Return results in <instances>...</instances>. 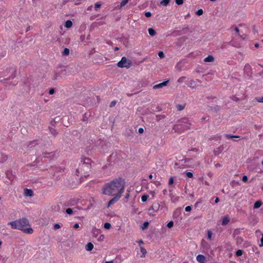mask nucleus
<instances>
[{
    "label": "nucleus",
    "instance_id": "1",
    "mask_svg": "<svg viewBox=\"0 0 263 263\" xmlns=\"http://www.w3.org/2000/svg\"><path fill=\"white\" fill-rule=\"evenodd\" d=\"M125 181L121 177L115 179L109 182L104 184L102 187V194L108 196L116 194L122 195L124 192Z\"/></svg>",
    "mask_w": 263,
    "mask_h": 263
},
{
    "label": "nucleus",
    "instance_id": "2",
    "mask_svg": "<svg viewBox=\"0 0 263 263\" xmlns=\"http://www.w3.org/2000/svg\"><path fill=\"white\" fill-rule=\"evenodd\" d=\"M13 229H17L22 231L24 233L31 234L33 230L31 228H25V226H29V220L26 218H22L18 220L11 221L8 223Z\"/></svg>",
    "mask_w": 263,
    "mask_h": 263
},
{
    "label": "nucleus",
    "instance_id": "3",
    "mask_svg": "<svg viewBox=\"0 0 263 263\" xmlns=\"http://www.w3.org/2000/svg\"><path fill=\"white\" fill-rule=\"evenodd\" d=\"M191 124L186 118H183L177 122V124L174 126L175 130H184L189 128Z\"/></svg>",
    "mask_w": 263,
    "mask_h": 263
},
{
    "label": "nucleus",
    "instance_id": "4",
    "mask_svg": "<svg viewBox=\"0 0 263 263\" xmlns=\"http://www.w3.org/2000/svg\"><path fill=\"white\" fill-rule=\"evenodd\" d=\"M133 65V63L130 60L127 59L125 57H123L121 60L119 61L117 65L120 68L125 67L129 68Z\"/></svg>",
    "mask_w": 263,
    "mask_h": 263
},
{
    "label": "nucleus",
    "instance_id": "5",
    "mask_svg": "<svg viewBox=\"0 0 263 263\" xmlns=\"http://www.w3.org/2000/svg\"><path fill=\"white\" fill-rule=\"evenodd\" d=\"M81 163L80 164L81 170H89L91 167V160L88 158H85L81 160Z\"/></svg>",
    "mask_w": 263,
    "mask_h": 263
},
{
    "label": "nucleus",
    "instance_id": "6",
    "mask_svg": "<svg viewBox=\"0 0 263 263\" xmlns=\"http://www.w3.org/2000/svg\"><path fill=\"white\" fill-rule=\"evenodd\" d=\"M59 68H61V70H57L54 73V75L52 78L53 80H60L62 79V77L60 75V74H62L63 73H65L66 69H63V67L61 66H59Z\"/></svg>",
    "mask_w": 263,
    "mask_h": 263
},
{
    "label": "nucleus",
    "instance_id": "7",
    "mask_svg": "<svg viewBox=\"0 0 263 263\" xmlns=\"http://www.w3.org/2000/svg\"><path fill=\"white\" fill-rule=\"evenodd\" d=\"M121 197V195H119V194H116L115 195L114 197H113L111 199H110L108 202L107 207H109L111 204H114L115 203L117 202L120 197Z\"/></svg>",
    "mask_w": 263,
    "mask_h": 263
},
{
    "label": "nucleus",
    "instance_id": "8",
    "mask_svg": "<svg viewBox=\"0 0 263 263\" xmlns=\"http://www.w3.org/2000/svg\"><path fill=\"white\" fill-rule=\"evenodd\" d=\"M168 82H169V80L164 81L162 83H160L158 84H156V85H154L153 86V89H156L162 88L163 87L166 86L167 85V84L168 83Z\"/></svg>",
    "mask_w": 263,
    "mask_h": 263
},
{
    "label": "nucleus",
    "instance_id": "9",
    "mask_svg": "<svg viewBox=\"0 0 263 263\" xmlns=\"http://www.w3.org/2000/svg\"><path fill=\"white\" fill-rule=\"evenodd\" d=\"M24 194L27 197H32L33 195V192L31 189L26 188L24 190Z\"/></svg>",
    "mask_w": 263,
    "mask_h": 263
},
{
    "label": "nucleus",
    "instance_id": "10",
    "mask_svg": "<svg viewBox=\"0 0 263 263\" xmlns=\"http://www.w3.org/2000/svg\"><path fill=\"white\" fill-rule=\"evenodd\" d=\"M196 259L200 263H205V257L203 255L199 254L197 255Z\"/></svg>",
    "mask_w": 263,
    "mask_h": 263
},
{
    "label": "nucleus",
    "instance_id": "11",
    "mask_svg": "<svg viewBox=\"0 0 263 263\" xmlns=\"http://www.w3.org/2000/svg\"><path fill=\"white\" fill-rule=\"evenodd\" d=\"M223 149V147L222 146H220L218 148H216L214 151V154L215 156H218L220 154H221Z\"/></svg>",
    "mask_w": 263,
    "mask_h": 263
},
{
    "label": "nucleus",
    "instance_id": "12",
    "mask_svg": "<svg viewBox=\"0 0 263 263\" xmlns=\"http://www.w3.org/2000/svg\"><path fill=\"white\" fill-rule=\"evenodd\" d=\"M159 206H160L158 203L154 204L149 208L148 211H151V210H153V211L156 212L159 210Z\"/></svg>",
    "mask_w": 263,
    "mask_h": 263
},
{
    "label": "nucleus",
    "instance_id": "13",
    "mask_svg": "<svg viewBox=\"0 0 263 263\" xmlns=\"http://www.w3.org/2000/svg\"><path fill=\"white\" fill-rule=\"evenodd\" d=\"M192 30L193 29L189 28L188 26H186L183 27L182 29V33L183 34H186L188 32H192Z\"/></svg>",
    "mask_w": 263,
    "mask_h": 263
},
{
    "label": "nucleus",
    "instance_id": "14",
    "mask_svg": "<svg viewBox=\"0 0 263 263\" xmlns=\"http://www.w3.org/2000/svg\"><path fill=\"white\" fill-rule=\"evenodd\" d=\"M210 108V110L213 112H217L220 110L221 107L219 105H216L215 106H209Z\"/></svg>",
    "mask_w": 263,
    "mask_h": 263
},
{
    "label": "nucleus",
    "instance_id": "15",
    "mask_svg": "<svg viewBox=\"0 0 263 263\" xmlns=\"http://www.w3.org/2000/svg\"><path fill=\"white\" fill-rule=\"evenodd\" d=\"M93 245L90 242H88L85 246V249L88 251H91L93 249Z\"/></svg>",
    "mask_w": 263,
    "mask_h": 263
},
{
    "label": "nucleus",
    "instance_id": "16",
    "mask_svg": "<svg viewBox=\"0 0 263 263\" xmlns=\"http://www.w3.org/2000/svg\"><path fill=\"white\" fill-rule=\"evenodd\" d=\"M262 204V201L260 200H258L254 203V205H253V208L254 209H258L261 206Z\"/></svg>",
    "mask_w": 263,
    "mask_h": 263
},
{
    "label": "nucleus",
    "instance_id": "17",
    "mask_svg": "<svg viewBox=\"0 0 263 263\" xmlns=\"http://www.w3.org/2000/svg\"><path fill=\"white\" fill-rule=\"evenodd\" d=\"M214 61V58L211 55H208L206 58L204 59L205 62H212Z\"/></svg>",
    "mask_w": 263,
    "mask_h": 263
},
{
    "label": "nucleus",
    "instance_id": "18",
    "mask_svg": "<svg viewBox=\"0 0 263 263\" xmlns=\"http://www.w3.org/2000/svg\"><path fill=\"white\" fill-rule=\"evenodd\" d=\"M230 221V218L228 216H224L222 219L221 224L222 226H226Z\"/></svg>",
    "mask_w": 263,
    "mask_h": 263
},
{
    "label": "nucleus",
    "instance_id": "19",
    "mask_svg": "<svg viewBox=\"0 0 263 263\" xmlns=\"http://www.w3.org/2000/svg\"><path fill=\"white\" fill-rule=\"evenodd\" d=\"M92 233L93 234V236L97 238L99 235L100 231L98 229L93 228L92 230Z\"/></svg>",
    "mask_w": 263,
    "mask_h": 263
},
{
    "label": "nucleus",
    "instance_id": "20",
    "mask_svg": "<svg viewBox=\"0 0 263 263\" xmlns=\"http://www.w3.org/2000/svg\"><path fill=\"white\" fill-rule=\"evenodd\" d=\"M49 130L50 133L54 137H55L58 134V133L57 132V130L52 127H49Z\"/></svg>",
    "mask_w": 263,
    "mask_h": 263
},
{
    "label": "nucleus",
    "instance_id": "21",
    "mask_svg": "<svg viewBox=\"0 0 263 263\" xmlns=\"http://www.w3.org/2000/svg\"><path fill=\"white\" fill-rule=\"evenodd\" d=\"M171 0H162L160 2V5L167 6L170 3Z\"/></svg>",
    "mask_w": 263,
    "mask_h": 263
},
{
    "label": "nucleus",
    "instance_id": "22",
    "mask_svg": "<svg viewBox=\"0 0 263 263\" xmlns=\"http://www.w3.org/2000/svg\"><path fill=\"white\" fill-rule=\"evenodd\" d=\"M148 33L151 36H154L156 35V32L155 30L152 28H148Z\"/></svg>",
    "mask_w": 263,
    "mask_h": 263
},
{
    "label": "nucleus",
    "instance_id": "23",
    "mask_svg": "<svg viewBox=\"0 0 263 263\" xmlns=\"http://www.w3.org/2000/svg\"><path fill=\"white\" fill-rule=\"evenodd\" d=\"M72 26V22L70 20H67L65 22V27L67 28H70Z\"/></svg>",
    "mask_w": 263,
    "mask_h": 263
},
{
    "label": "nucleus",
    "instance_id": "24",
    "mask_svg": "<svg viewBox=\"0 0 263 263\" xmlns=\"http://www.w3.org/2000/svg\"><path fill=\"white\" fill-rule=\"evenodd\" d=\"M128 2V0H123L120 5L118 6V8L120 9L125 6Z\"/></svg>",
    "mask_w": 263,
    "mask_h": 263
},
{
    "label": "nucleus",
    "instance_id": "25",
    "mask_svg": "<svg viewBox=\"0 0 263 263\" xmlns=\"http://www.w3.org/2000/svg\"><path fill=\"white\" fill-rule=\"evenodd\" d=\"M225 137L227 139H232V138H239L240 136L237 135H233L231 134H226L225 135Z\"/></svg>",
    "mask_w": 263,
    "mask_h": 263
},
{
    "label": "nucleus",
    "instance_id": "26",
    "mask_svg": "<svg viewBox=\"0 0 263 263\" xmlns=\"http://www.w3.org/2000/svg\"><path fill=\"white\" fill-rule=\"evenodd\" d=\"M63 56H66L69 54V49L67 48H65L62 53Z\"/></svg>",
    "mask_w": 263,
    "mask_h": 263
},
{
    "label": "nucleus",
    "instance_id": "27",
    "mask_svg": "<svg viewBox=\"0 0 263 263\" xmlns=\"http://www.w3.org/2000/svg\"><path fill=\"white\" fill-rule=\"evenodd\" d=\"M148 226H149V222L148 221H145L143 223L141 228L143 230H144L148 228Z\"/></svg>",
    "mask_w": 263,
    "mask_h": 263
},
{
    "label": "nucleus",
    "instance_id": "28",
    "mask_svg": "<svg viewBox=\"0 0 263 263\" xmlns=\"http://www.w3.org/2000/svg\"><path fill=\"white\" fill-rule=\"evenodd\" d=\"M176 107L178 110H182L185 107V104H178Z\"/></svg>",
    "mask_w": 263,
    "mask_h": 263
},
{
    "label": "nucleus",
    "instance_id": "29",
    "mask_svg": "<svg viewBox=\"0 0 263 263\" xmlns=\"http://www.w3.org/2000/svg\"><path fill=\"white\" fill-rule=\"evenodd\" d=\"M181 213V208L177 209L174 212V216H178Z\"/></svg>",
    "mask_w": 263,
    "mask_h": 263
},
{
    "label": "nucleus",
    "instance_id": "30",
    "mask_svg": "<svg viewBox=\"0 0 263 263\" xmlns=\"http://www.w3.org/2000/svg\"><path fill=\"white\" fill-rule=\"evenodd\" d=\"M149 197V196L147 194H144L141 197V200L143 202H146Z\"/></svg>",
    "mask_w": 263,
    "mask_h": 263
},
{
    "label": "nucleus",
    "instance_id": "31",
    "mask_svg": "<svg viewBox=\"0 0 263 263\" xmlns=\"http://www.w3.org/2000/svg\"><path fill=\"white\" fill-rule=\"evenodd\" d=\"M243 250H240V249H239V250H237L235 253V255L237 256H240L242 255L243 254Z\"/></svg>",
    "mask_w": 263,
    "mask_h": 263
},
{
    "label": "nucleus",
    "instance_id": "32",
    "mask_svg": "<svg viewBox=\"0 0 263 263\" xmlns=\"http://www.w3.org/2000/svg\"><path fill=\"white\" fill-rule=\"evenodd\" d=\"M111 227V224L109 222H105L104 224V228L106 230L110 229Z\"/></svg>",
    "mask_w": 263,
    "mask_h": 263
},
{
    "label": "nucleus",
    "instance_id": "33",
    "mask_svg": "<svg viewBox=\"0 0 263 263\" xmlns=\"http://www.w3.org/2000/svg\"><path fill=\"white\" fill-rule=\"evenodd\" d=\"M105 236L104 235L100 234L97 237V240L100 241H102L104 240Z\"/></svg>",
    "mask_w": 263,
    "mask_h": 263
},
{
    "label": "nucleus",
    "instance_id": "34",
    "mask_svg": "<svg viewBox=\"0 0 263 263\" xmlns=\"http://www.w3.org/2000/svg\"><path fill=\"white\" fill-rule=\"evenodd\" d=\"M165 118L164 115H157L156 116V120L159 121L161 119H163Z\"/></svg>",
    "mask_w": 263,
    "mask_h": 263
},
{
    "label": "nucleus",
    "instance_id": "35",
    "mask_svg": "<svg viewBox=\"0 0 263 263\" xmlns=\"http://www.w3.org/2000/svg\"><path fill=\"white\" fill-rule=\"evenodd\" d=\"M158 55L160 59H163L165 57L164 52L162 51H159V52L158 53Z\"/></svg>",
    "mask_w": 263,
    "mask_h": 263
},
{
    "label": "nucleus",
    "instance_id": "36",
    "mask_svg": "<svg viewBox=\"0 0 263 263\" xmlns=\"http://www.w3.org/2000/svg\"><path fill=\"white\" fill-rule=\"evenodd\" d=\"M66 213L68 215H71L73 213V210L70 208H67L66 210Z\"/></svg>",
    "mask_w": 263,
    "mask_h": 263
},
{
    "label": "nucleus",
    "instance_id": "37",
    "mask_svg": "<svg viewBox=\"0 0 263 263\" xmlns=\"http://www.w3.org/2000/svg\"><path fill=\"white\" fill-rule=\"evenodd\" d=\"M203 10L202 9H198L196 12V14L198 16H200V15H201L203 14Z\"/></svg>",
    "mask_w": 263,
    "mask_h": 263
},
{
    "label": "nucleus",
    "instance_id": "38",
    "mask_svg": "<svg viewBox=\"0 0 263 263\" xmlns=\"http://www.w3.org/2000/svg\"><path fill=\"white\" fill-rule=\"evenodd\" d=\"M170 197H171L172 201L173 202H175L176 200H178V199H177L176 198H174V195L172 193L170 194Z\"/></svg>",
    "mask_w": 263,
    "mask_h": 263
},
{
    "label": "nucleus",
    "instance_id": "39",
    "mask_svg": "<svg viewBox=\"0 0 263 263\" xmlns=\"http://www.w3.org/2000/svg\"><path fill=\"white\" fill-rule=\"evenodd\" d=\"M174 226V222L173 221L171 220L170 221H169L167 224V227L168 228H172Z\"/></svg>",
    "mask_w": 263,
    "mask_h": 263
},
{
    "label": "nucleus",
    "instance_id": "40",
    "mask_svg": "<svg viewBox=\"0 0 263 263\" xmlns=\"http://www.w3.org/2000/svg\"><path fill=\"white\" fill-rule=\"evenodd\" d=\"M141 252L143 256H145V254L146 253V249L143 247L140 248Z\"/></svg>",
    "mask_w": 263,
    "mask_h": 263
},
{
    "label": "nucleus",
    "instance_id": "41",
    "mask_svg": "<svg viewBox=\"0 0 263 263\" xmlns=\"http://www.w3.org/2000/svg\"><path fill=\"white\" fill-rule=\"evenodd\" d=\"M174 182V179L173 177H171L168 181V185H172Z\"/></svg>",
    "mask_w": 263,
    "mask_h": 263
},
{
    "label": "nucleus",
    "instance_id": "42",
    "mask_svg": "<svg viewBox=\"0 0 263 263\" xmlns=\"http://www.w3.org/2000/svg\"><path fill=\"white\" fill-rule=\"evenodd\" d=\"M186 175L189 178H192L193 177V174L191 172H187Z\"/></svg>",
    "mask_w": 263,
    "mask_h": 263
},
{
    "label": "nucleus",
    "instance_id": "43",
    "mask_svg": "<svg viewBox=\"0 0 263 263\" xmlns=\"http://www.w3.org/2000/svg\"><path fill=\"white\" fill-rule=\"evenodd\" d=\"M175 3L178 5H180L183 4V0H175Z\"/></svg>",
    "mask_w": 263,
    "mask_h": 263
},
{
    "label": "nucleus",
    "instance_id": "44",
    "mask_svg": "<svg viewBox=\"0 0 263 263\" xmlns=\"http://www.w3.org/2000/svg\"><path fill=\"white\" fill-rule=\"evenodd\" d=\"M57 122H58V121L53 119L52 121H51L50 124L52 126H55V125L56 123H57Z\"/></svg>",
    "mask_w": 263,
    "mask_h": 263
},
{
    "label": "nucleus",
    "instance_id": "45",
    "mask_svg": "<svg viewBox=\"0 0 263 263\" xmlns=\"http://www.w3.org/2000/svg\"><path fill=\"white\" fill-rule=\"evenodd\" d=\"M192 206L190 205H188L185 207V210L186 212H190L192 210Z\"/></svg>",
    "mask_w": 263,
    "mask_h": 263
},
{
    "label": "nucleus",
    "instance_id": "46",
    "mask_svg": "<svg viewBox=\"0 0 263 263\" xmlns=\"http://www.w3.org/2000/svg\"><path fill=\"white\" fill-rule=\"evenodd\" d=\"M261 237L260 239V242L261 243L259 245L260 247H263V233H261Z\"/></svg>",
    "mask_w": 263,
    "mask_h": 263
},
{
    "label": "nucleus",
    "instance_id": "47",
    "mask_svg": "<svg viewBox=\"0 0 263 263\" xmlns=\"http://www.w3.org/2000/svg\"><path fill=\"white\" fill-rule=\"evenodd\" d=\"M248 177L246 175H244L243 177H242V181L244 182H247L248 181Z\"/></svg>",
    "mask_w": 263,
    "mask_h": 263
},
{
    "label": "nucleus",
    "instance_id": "48",
    "mask_svg": "<svg viewBox=\"0 0 263 263\" xmlns=\"http://www.w3.org/2000/svg\"><path fill=\"white\" fill-rule=\"evenodd\" d=\"M245 70H251V66L249 65V64H246L245 66Z\"/></svg>",
    "mask_w": 263,
    "mask_h": 263
},
{
    "label": "nucleus",
    "instance_id": "49",
    "mask_svg": "<svg viewBox=\"0 0 263 263\" xmlns=\"http://www.w3.org/2000/svg\"><path fill=\"white\" fill-rule=\"evenodd\" d=\"M152 15V13L151 12H145V16L146 17H151Z\"/></svg>",
    "mask_w": 263,
    "mask_h": 263
},
{
    "label": "nucleus",
    "instance_id": "50",
    "mask_svg": "<svg viewBox=\"0 0 263 263\" xmlns=\"http://www.w3.org/2000/svg\"><path fill=\"white\" fill-rule=\"evenodd\" d=\"M212 233L210 231H209L208 233V238L211 239L212 238Z\"/></svg>",
    "mask_w": 263,
    "mask_h": 263
},
{
    "label": "nucleus",
    "instance_id": "51",
    "mask_svg": "<svg viewBox=\"0 0 263 263\" xmlns=\"http://www.w3.org/2000/svg\"><path fill=\"white\" fill-rule=\"evenodd\" d=\"M61 227L60 225L58 223H55L54 224L53 226V228L55 229V230H57L58 229H59Z\"/></svg>",
    "mask_w": 263,
    "mask_h": 263
},
{
    "label": "nucleus",
    "instance_id": "52",
    "mask_svg": "<svg viewBox=\"0 0 263 263\" xmlns=\"http://www.w3.org/2000/svg\"><path fill=\"white\" fill-rule=\"evenodd\" d=\"M101 5L98 3H97L95 4V8L97 9L98 8H100Z\"/></svg>",
    "mask_w": 263,
    "mask_h": 263
},
{
    "label": "nucleus",
    "instance_id": "53",
    "mask_svg": "<svg viewBox=\"0 0 263 263\" xmlns=\"http://www.w3.org/2000/svg\"><path fill=\"white\" fill-rule=\"evenodd\" d=\"M54 92H55L54 89L51 88L49 89L48 93L49 95H53L54 93Z\"/></svg>",
    "mask_w": 263,
    "mask_h": 263
},
{
    "label": "nucleus",
    "instance_id": "54",
    "mask_svg": "<svg viewBox=\"0 0 263 263\" xmlns=\"http://www.w3.org/2000/svg\"><path fill=\"white\" fill-rule=\"evenodd\" d=\"M116 104V101H113L110 103L109 106L110 107H112L115 106Z\"/></svg>",
    "mask_w": 263,
    "mask_h": 263
},
{
    "label": "nucleus",
    "instance_id": "55",
    "mask_svg": "<svg viewBox=\"0 0 263 263\" xmlns=\"http://www.w3.org/2000/svg\"><path fill=\"white\" fill-rule=\"evenodd\" d=\"M143 132H144V129H143V128L140 127V128H139L138 129V133H139V134H142V133H143Z\"/></svg>",
    "mask_w": 263,
    "mask_h": 263
},
{
    "label": "nucleus",
    "instance_id": "56",
    "mask_svg": "<svg viewBox=\"0 0 263 263\" xmlns=\"http://www.w3.org/2000/svg\"><path fill=\"white\" fill-rule=\"evenodd\" d=\"M185 79V77H181L178 80V82H179V83H181L183 82V80Z\"/></svg>",
    "mask_w": 263,
    "mask_h": 263
},
{
    "label": "nucleus",
    "instance_id": "57",
    "mask_svg": "<svg viewBox=\"0 0 263 263\" xmlns=\"http://www.w3.org/2000/svg\"><path fill=\"white\" fill-rule=\"evenodd\" d=\"M87 114H85L84 115V116H83V121H87Z\"/></svg>",
    "mask_w": 263,
    "mask_h": 263
},
{
    "label": "nucleus",
    "instance_id": "58",
    "mask_svg": "<svg viewBox=\"0 0 263 263\" xmlns=\"http://www.w3.org/2000/svg\"><path fill=\"white\" fill-rule=\"evenodd\" d=\"M82 170H81V167L79 166V167L76 170V174L78 175V174L80 173V172Z\"/></svg>",
    "mask_w": 263,
    "mask_h": 263
},
{
    "label": "nucleus",
    "instance_id": "59",
    "mask_svg": "<svg viewBox=\"0 0 263 263\" xmlns=\"http://www.w3.org/2000/svg\"><path fill=\"white\" fill-rule=\"evenodd\" d=\"M36 144V143H35V141H31L30 142L29 144L28 145V146H30V147H31L32 146H33V144Z\"/></svg>",
    "mask_w": 263,
    "mask_h": 263
},
{
    "label": "nucleus",
    "instance_id": "60",
    "mask_svg": "<svg viewBox=\"0 0 263 263\" xmlns=\"http://www.w3.org/2000/svg\"><path fill=\"white\" fill-rule=\"evenodd\" d=\"M257 101L258 102L263 103V97L259 99H257Z\"/></svg>",
    "mask_w": 263,
    "mask_h": 263
},
{
    "label": "nucleus",
    "instance_id": "61",
    "mask_svg": "<svg viewBox=\"0 0 263 263\" xmlns=\"http://www.w3.org/2000/svg\"><path fill=\"white\" fill-rule=\"evenodd\" d=\"M79 227V224L78 223H75L74 225H73V228L74 229H77Z\"/></svg>",
    "mask_w": 263,
    "mask_h": 263
},
{
    "label": "nucleus",
    "instance_id": "62",
    "mask_svg": "<svg viewBox=\"0 0 263 263\" xmlns=\"http://www.w3.org/2000/svg\"><path fill=\"white\" fill-rule=\"evenodd\" d=\"M72 2H73L76 5L79 4V0H73Z\"/></svg>",
    "mask_w": 263,
    "mask_h": 263
},
{
    "label": "nucleus",
    "instance_id": "63",
    "mask_svg": "<svg viewBox=\"0 0 263 263\" xmlns=\"http://www.w3.org/2000/svg\"><path fill=\"white\" fill-rule=\"evenodd\" d=\"M60 118L59 116L58 117H56L53 120H55L57 121H58V122L60 120Z\"/></svg>",
    "mask_w": 263,
    "mask_h": 263
},
{
    "label": "nucleus",
    "instance_id": "64",
    "mask_svg": "<svg viewBox=\"0 0 263 263\" xmlns=\"http://www.w3.org/2000/svg\"><path fill=\"white\" fill-rule=\"evenodd\" d=\"M219 201V198L218 197H216L215 200V203H218Z\"/></svg>",
    "mask_w": 263,
    "mask_h": 263
}]
</instances>
